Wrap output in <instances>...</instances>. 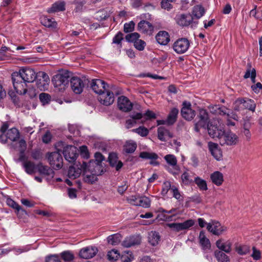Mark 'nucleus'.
<instances>
[{"instance_id":"obj_1","label":"nucleus","mask_w":262,"mask_h":262,"mask_svg":"<svg viewBox=\"0 0 262 262\" xmlns=\"http://www.w3.org/2000/svg\"><path fill=\"white\" fill-rule=\"evenodd\" d=\"M209 123L210 119L207 111L204 108L200 109L195 120L194 130L198 133L200 132L201 128L205 129Z\"/></svg>"},{"instance_id":"obj_2","label":"nucleus","mask_w":262,"mask_h":262,"mask_svg":"<svg viewBox=\"0 0 262 262\" xmlns=\"http://www.w3.org/2000/svg\"><path fill=\"white\" fill-rule=\"evenodd\" d=\"M70 80V76L68 72H63L54 75L52 79L54 86L59 91H63Z\"/></svg>"},{"instance_id":"obj_3","label":"nucleus","mask_w":262,"mask_h":262,"mask_svg":"<svg viewBox=\"0 0 262 262\" xmlns=\"http://www.w3.org/2000/svg\"><path fill=\"white\" fill-rule=\"evenodd\" d=\"M175 20L177 24L181 27L190 26L192 28H195L198 24V21L194 20L193 16L189 13L177 14Z\"/></svg>"},{"instance_id":"obj_4","label":"nucleus","mask_w":262,"mask_h":262,"mask_svg":"<svg viewBox=\"0 0 262 262\" xmlns=\"http://www.w3.org/2000/svg\"><path fill=\"white\" fill-rule=\"evenodd\" d=\"M17 75V72H13L11 75L14 89L18 94H25L27 91V82L21 80L20 76Z\"/></svg>"},{"instance_id":"obj_5","label":"nucleus","mask_w":262,"mask_h":262,"mask_svg":"<svg viewBox=\"0 0 262 262\" xmlns=\"http://www.w3.org/2000/svg\"><path fill=\"white\" fill-rule=\"evenodd\" d=\"M220 143L222 145H235L238 142V137L234 133L223 130L219 138Z\"/></svg>"},{"instance_id":"obj_6","label":"nucleus","mask_w":262,"mask_h":262,"mask_svg":"<svg viewBox=\"0 0 262 262\" xmlns=\"http://www.w3.org/2000/svg\"><path fill=\"white\" fill-rule=\"evenodd\" d=\"M100 166L97 164L94 169L87 171L86 168L83 170V181L88 183H93L97 180V176L101 174L102 170Z\"/></svg>"},{"instance_id":"obj_7","label":"nucleus","mask_w":262,"mask_h":262,"mask_svg":"<svg viewBox=\"0 0 262 262\" xmlns=\"http://www.w3.org/2000/svg\"><path fill=\"white\" fill-rule=\"evenodd\" d=\"M20 136L19 130L15 127L11 128L8 129L6 134H1L0 135V142L2 144H6L8 140L12 142L16 141Z\"/></svg>"},{"instance_id":"obj_8","label":"nucleus","mask_w":262,"mask_h":262,"mask_svg":"<svg viewBox=\"0 0 262 262\" xmlns=\"http://www.w3.org/2000/svg\"><path fill=\"white\" fill-rule=\"evenodd\" d=\"M190 42L186 38H181L177 39L173 44V49L178 54H181L185 53L188 49Z\"/></svg>"},{"instance_id":"obj_9","label":"nucleus","mask_w":262,"mask_h":262,"mask_svg":"<svg viewBox=\"0 0 262 262\" xmlns=\"http://www.w3.org/2000/svg\"><path fill=\"white\" fill-rule=\"evenodd\" d=\"M17 74L21 80L27 83L33 82L37 77V74L30 68H23L17 72Z\"/></svg>"},{"instance_id":"obj_10","label":"nucleus","mask_w":262,"mask_h":262,"mask_svg":"<svg viewBox=\"0 0 262 262\" xmlns=\"http://www.w3.org/2000/svg\"><path fill=\"white\" fill-rule=\"evenodd\" d=\"M87 164L86 162H83L82 164H75L69 167L68 170V177L71 179H75L79 177L82 172L87 168Z\"/></svg>"},{"instance_id":"obj_11","label":"nucleus","mask_w":262,"mask_h":262,"mask_svg":"<svg viewBox=\"0 0 262 262\" xmlns=\"http://www.w3.org/2000/svg\"><path fill=\"white\" fill-rule=\"evenodd\" d=\"M181 109V115L182 117L187 121L192 120L195 116V112L191 108V104L190 102L184 101L182 104Z\"/></svg>"},{"instance_id":"obj_12","label":"nucleus","mask_w":262,"mask_h":262,"mask_svg":"<svg viewBox=\"0 0 262 262\" xmlns=\"http://www.w3.org/2000/svg\"><path fill=\"white\" fill-rule=\"evenodd\" d=\"M114 99V93L109 88L105 90L104 92L101 93L98 97V100L100 102L106 106H108L113 104Z\"/></svg>"},{"instance_id":"obj_13","label":"nucleus","mask_w":262,"mask_h":262,"mask_svg":"<svg viewBox=\"0 0 262 262\" xmlns=\"http://www.w3.org/2000/svg\"><path fill=\"white\" fill-rule=\"evenodd\" d=\"M207 230L215 235H220L227 231L226 227L222 225L219 222L212 221L207 226Z\"/></svg>"},{"instance_id":"obj_14","label":"nucleus","mask_w":262,"mask_h":262,"mask_svg":"<svg viewBox=\"0 0 262 262\" xmlns=\"http://www.w3.org/2000/svg\"><path fill=\"white\" fill-rule=\"evenodd\" d=\"M50 164L54 168L60 169L62 166V157L58 152H53L50 154L48 157Z\"/></svg>"},{"instance_id":"obj_15","label":"nucleus","mask_w":262,"mask_h":262,"mask_svg":"<svg viewBox=\"0 0 262 262\" xmlns=\"http://www.w3.org/2000/svg\"><path fill=\"white\" fill-rule=\"evenodd\" d=\"M194 220L190 219L183 223L168 224L167 226L173 231L179 232L189 228L194 225Z\"/></svg>"},{"instance_id":"obj_16","label":"nucleus","mask_w":262,"mask_h":262,"mask_svg":"<svg viewBox=\"0 0 262 262\" xmlns=\"http://www.w3.org/2000/svg\"><path fill=\"white\" fill-rule=\"evenodd\" d=\"M91 87L93 91L99 95L104 92L105 90L108 88L109 86L105 82L101 79H93L91 83Z\"/></svg>"},{"instance_id":"obj_17","label":"nucleus","mask_w":262,"mask_h":262,"mask_svg":"<svg viewBox=\"0 0 262 262\" xmlns=\"http://www.w3.org/2000/svg\"><path fill=\"white\" fill-rule=\"evenodd\" d=\"M63 154L67 161L73 162L77 157V149L74 146L68 145L64 148Z\"/></svg>"},{"instance_id":"obj_18","label":"nucleus","mask_w":262,"mask_h":262,"mask_svg":"<svg viewBox=\"0 0 262 262\" xmlns=\"http://www.w3.org/2000/svg\"><path fill=\"white\" fill-rule=\"evenodd\" d=\"M37 84L38 88L40 90H44L47 88L50 82V78L45 72L40 71L37 73Z\"/></svg>"},{"instance_id":"obj_19","label":"nucleus","mask_w":262,"mask_h":262,"mask_svg":"<svg viewBox=\"0 0 262 262\" xmlns=\"http://www.w3.org/2000/svg\"><path fill=\"white\" fill-rule=\"evenodd\" d=\"M118 106L122 112H128L132 110L133 103L127 97L122 96L118 99Z\"/></svg>"},{"instance_id":"obj_20","label":"nucleus","mask_w":262,"mask_h":262,"mask_svg":"<svg viewBox=\"0 0 262 262\" xmlns=\"http://www.w3.org/2000/svg\"><path fill=\"white\" fill-rule=\"evenodd\" d=\"M70 81L73 91L77 94L81 93L84 85L83 80L79 77H73L71 79Z\"/></svg>"},{"instance_id":"obj_21","label":"nucleus","mask_w":262,"mask_h":262,"mask_svg":"<svg viewBox=\"0 0 262 262\" xmlns=\"http://www.w3.org/2000/svg\"><path fill=\"white\" fill-rule=\"evenodd\" d=\"M98 252V249L95 246H88L81 249L79 255L84 259H89L93 257Z\"/></svg>"},{"instance_id":"obj_22","label":"nucleus","mask_w":262,"mask_h":262,"mask_svg":"<svg viewBox=\"0 0 262 262\" xmlns=\"http://www.w3.org/2000/svg\"><path fill=\"white\" fill-rule=\"evenodd\" d=\"M217 248L225 253H229L231 251L232 243L230 240L220 238L215 243Z\"/></svg>"},{"instance_id":"obj_23","label":"nucleus","mask_w":262,"mask_h":262,"mask_svg":"<svg viewBox=\"0 0 262 262\" xmlns=\"http://www.w3.org/2000/svg\"><path fill=\"white\" fill-rule=\"evenodd\" d=\"M199 239L201 249L206 252L211 251V244L209 239L205 236L204 231H201L200 232Z\"/></svg>"},{"instance_id":"obj_24","label":"nucleus","mask_w":262,"mask_h":262,"mask_svg":"<svg viewBox=\"0 0 262 262\" xmlns=\"http://www.w3.org/2000/svg\"><path fill=\"white\" fill-rule=\"evenodd\" d=\"M208 144L209 150L212 156L216 160H220L222 157V154L218 144L212 142H208Z\"/></svg>"},{"instance_id":"obj_25","label":"nucleus","mask_w":262,"mask_h":262,"mask_svg":"<svg viewBox=\"0 0 262 262\" xmlns=\"http://www.w3.org/2000/svg\"><path fill=\"white\" fill-rule=\"evenodd\" d=\"M237 104H242V107L243 108L248 109L250 111L254 112L256 104L254 101L250 99L239 98L236 100Z\"/></svg>"},{"instance_id":"obj_26","label":"nucleus","mask_w":262,"mask_h":262,"mask_svg":"<svg viewBox=\"0 0 262 262\" xmlns=\"http://www.w3.org/2000/svg\"><path fill=\"white\" fill-rule=\"evenodd\" d=\"M173 137L172 134L164 127L160 126L158 129V138L162 141H165Z\"/></svg>"},{"instance_id":"obj_27","label":"nucleus","mask_w":262,"mask_h":262,"mask_svg":"<svg viewBox=\"0 0 262 262\" xmlns=\"http://www.w3.org/2000/svg\"><path fill=\"white\" fill-rule=\"evenodd\" d=\"M141 238L139 236H132L125 238L122 243V245L126 248L140 244Z\"/></svg>"},{"instance_id":"obj_28","label":"nucleus","mask_w":262,"mask_h":262,"mask_svg":"<svg viewBox=\"0 0 262 262\" xmlns=\"http://www.w3.org/2000/svg\"><path fill=\"white\" fill-rule=\"evenodd\" d=\"M138 30L142 33L150 34L153 30L152 25L146 20L140 21L138 25Z\"/></svg>"},{"instance_id":"obj_29","label":"nucleus","mask_w":262,"mask_h":262,"mask_svg":"<svg viewBox=\"0 0 262 262\" xmlns=\"http://www.w3.org/2000/svg\"><path fill=\"white\" fill-rule=\"evenodd\" d=\"M208 134L212 138H217L219 139L221 132L223 130L221 129H219L217 126L215 125H213L211 123H209L206 126Z\"/></svg>"},{"instance_id":"obj_30","label":"nucleus","mask_w":262,"mask_h":262,"mask_svg":"<svg viewBox=\"0 0 262 262\" xmlns=\"http://www.w3.org/2000/svg\"><path fill=\"white\" fill-rule=\"evenodd\" d=\"M37 169L39 173L52 178L54 177V171L47 166L43 165L42 163L37 164Z\"/></svg>"},{"instance_id":"obj_31","label":"nucleus","mask_w":262,"mask_h":262,"mask_svg":"<svg viewBox=\"0 0 262 262\" xmlns=\"http://www.w3.org/2000/svg\"><path fill=\"white\" fill-rule=\"evenodd\" d=\"M156 38L157 42L162 45H167L170 40L168 33L164 31L159 32L156 36Z\"/></svg>"},{"instance_id":"obj_32","label":"nucleus","mask_w":262,"mask_h":262,"mask_svg":"<svg viewBox=\"0 0 262 262\" xmlns=\"http://www.w3.org/2000/svg\"><path fill=\"white\" fill-rule=\"evenodd\" d=\"M212 182L216 186H221L224 182V177L222 173L219 171L213 172L210 175Z\"/></svg>"},{"instance_id":"obj_33","label":"nucleus","mask_w":262,"mask_h":262,"mask_svg":"<svg viewBox=\"0 0 262 262\" xmlns=\"http://www.w3.org/2000/svg\"><path fill=\"white\" fill-rule=\"evenodd\" d=\"M108 161L112 167H115L117 170H119L123 166L122 162L118 161L117 155L115 153H111L109 155Z\"/></svg>"},{"instance_id":"obj_34","label":"nucleus","mask_w":262,"mask_h":262,"mask_svg":"<svg viewBox=\"0 0 262 262\" xmlns=\"http://www.w3.org/2000/svg\"><path fill=\"white\" fill-rule=\"evenodd\" d=\"M209 109L211 113L215 115H225L228 108L224 106L219 105H210Z\"/></svg>"},{"instance_id":"obj_35","label":"nucleus","mask_w":262,"mask_h":262,"mask_svg":"<svg viewBox=\"0 0 262 262\" xmlns=\"http://www.w3.org/2000/svg\"><path fill=\"white\" fill-rule=\"evenodd\" d=\"M194 175V173L193 172L186 169L181 176V180L183 183L188 185L193 182V178Z\"/></svg>"},{"instance_id":"obj_36","label":"nucleus","mask_w":262,"mask_h":262,"mask_svg":"<svg viewBox=\"0 0 262 262\" xmlns=\"http://www.w3.org/2000/svg\"><path fill=\"white\" fill-rule=\"evenodd\" d=\"M65 2H57L53 4L52 7L48 9V13H54L59 11H63L65 10Z\"/></svg>"},{"instance_id":"obj_37","label":"nucleus","mask_w":262,"mask_h":262,"mask_svg":"<svg viewBox=\"0 0 262 262\" xmlns=\"http://www.w3.org/2000/svg\"><path fill=\"white\" fill-rule=\"evenodd\" d=\"M179 113V110L177 108H173L169 112L166 119V123L168 125H172L177 120Z\"/></svg>"},{"instance_id":"obj_38","label":"nucleus","mask_w":262,"mask_h":262,"mask_svg":"<svg viewBox=\"0 0 262 262\" xmlns=\"http://www.w3.org/2000/svg\"><path fill=\"white\" fill-rule=\"evenodd\" d=\"M40 22L42 25L48 28H56L57 23L53 18H50L47 16H42L40 18Z\"/></svg>"},{"instance_id":"obj_39","label":"nucleus","mask_w":262,"mask_h":262,"mask_svg":"<svg viewBox=\"0 0 262 262\" xmlns=\"http://www.w3.org/2000/svg\"><path fill=\"white\" fill-rule=\"evenodd\" d=\"M148 239L149 243L152 246H156L160 241V236L158 232L151 231L148 233Z\"/></svg>"},{"instance_id":"obj_40","label":"nucleus","mask_w":262,"mask_h":262,"mask_svg":"<svg viewBox=\"0 0 262 262\" xmlns=\"http://www.w3.org/2000/svg\"><path fill=\"white\" fill-rule=\"evenodd\" d=\"M205 13V10L204 7L199 5L193 7L191 15L193 16V17H194L196 19H199L204 15Z\"/></svg>"},{"instance_id":"obj_41","label":"nucleus","mask_w":262,"mask_h":262,"mask_svg":"<svg viewBox=\"0 0 262 262\" xmlns=\"http://www.w3.org/2000/svg\"><path fill=\"white\" fill-rule=\"evenodd\" d=\"M6 203L9 206L15 209V212L17 213L18 215L19 212H21L23 214L26 213L25 210L22 209L20 206H19L17 203H16L11 198H9L7 199Z\"/></svg>"},{"instance_id":"obj_42","label":"nucleus","mask_w":262,"mask_h":262,"mask_svg":"<svg viewBox=\"0 0 262 262\" xmlns=\"http://www.w3.org/2000/svg\"><path fill=\"white\" fill-rule=\"evenodd\" d=\"M244 77L245 79L250 77L252 82L253 83L255 82L256 70L254 68H251V64L250 63H248L247 64V69Z\"/></svg>"},{"instance_id":"obj_43","label":"nucleus","mask_w":262,"mask_h":262,"mask_svg":"<svg viewBox=\"0 0 262 262\" xmlns=\"http://www.w3.org/2000/svg\"><path fill=\"white\" fill-rule=\"evenodd\" d=\"M22 166L26 172L29 174H32L35 172V165L34 162L30 161H24Z\"/></svg>"},{"instance_id":"obj_44","label":"nucleus","mask_w":262,"mask_h":262,"mask_svg":"<svg viewBox=\"0 0 262 262\" xmlns=\"http://www.w3.org/2000/svg\"><path fill=\"white\" fill-rule=\"evenodd\" d=\"M164 159L167 164L173 167L175 170H179V167L177 165V159L175 156L170 154L167 155L164 157Z\"/></svg>"},{"instance_id":"obj_45","label":"nucleus","mask_w":262,"mask_h":262,"mask_svg":"<svg viewBox=\"0 0 262 262\" xmlns=\"http://www.w3.org/2000/svg\"><path fill=\"white\" fill-rule=\"evenodd\" d=\"M122 236L120 234L116 233L110 235L107 238V241L108 244L112 245H118L121 241Z\"/></svg>"},{"instance_id":"obj_46","label":"nucleus","mask_w":262,"mask_h":262,"mask_svg":"<svg viewBox=\"0 0 262 262\" xmlns=\"http://www.w3.org/2000/svg\"><path fill=\"white\" fill-rule=\"evenodd\" d=\"M137 148V144L134 141H126L124 145V150L127 153H133Z\"/></svg>"},{"instance_id":"obj_47","label":"nucleus","mask_w":262,"mask_h":262,"mask_svg":"<svg viewBox=\"0 0 262 262\" xmlns=\"http://www.w3.org/2000/svg\"><path fill=\"white\" fill-rule=\"evenodd\" d=\"M214 255L218 262H230L228 256L223 251L216 250L214 252Z\"/></svg>"},{"instance_id":"obj_48","label":"nucleus","mask_w":262,"mask_h":262,"mask_svg":"<svg viewBox=\"0 0 262 262\" xmlns=\"http://www.w3.org/2000/svg\"><path fill=\"white\" fill-rule=\"evenodd\" d=\"M194 182L201 190H207L208 189L206 181L199 177H196L194 179Z\"/></svg>"},{"instance_id":"obj_49","label":"nucleus","mask_w":262,"mask_h":262,"mask_svg":"<svg viewBox=\"0 0 262 262\" xmlns=\"http://www.w3.org/2000/svg\"><path fill=\"white\" fill-rule=\"evenodd\" d=\"M150 205L149 199L145 196H139L138 206L143 208H148Z\"/></svg>"},{"instance_id":"obj_50","label":"nucleus","mask_w":262,"mask_h":262,"mask_svg":"<svg viewBox=\"0 0 262 262\" xmlns=\"http://www.w3.org/2000/svg\"><path fill=\"white\" fill-rule=\"evenodd\" d=\"M123 34L121 32H119L114 37L113 39V43L116 44L118 45V47L119 49L122 47L121 42L123 39Z\"/></svg>"},{"instance_id":"obj_51","label":"nucleus","mask_w":262,"mask_h":262,"mask_svg":"<svg viewBox=\"0 0 262 262\" xmlns=\"http://www.w3.org/2000/svg\"><path fill=\"white\" fill-rule=\"evenodd\" d=\"M139 157L142 159L156 160L158 158V155L154 152L143 151L140 154Z\"/></svg>"},{"instance_id":"obj_52","label":"nucleus","mask_w":262,"mask_h":262,"mask_svg":"<svg viewBox=\"0 0 262 262\" xmlns=\"http://www.w3.org/2000/svg\"><path fill=\"white\" fill-rule=\"evenodd\" d=\"M161 212L171 214L172 215L169 216L164 215L166 221H171L173 220V217L177 214L178 210L176 208H172L169 211L166 210L164 209H161Z\"/></svg>"},{"instance_id":"obj_53","label":"nucleus","mask_w":262,"mask_h":262,"mask_svg":"<svg viewBox=\"0 0 262 262\" xmlns=\"http://www.w3.org/2000/svg\"><path fill=\"white\" fill-rule=\"evenodd\" d=\"M132 131L138 134L142 137H146L149 133L148 129L144 126H140L137 128L133 129Z\"/></svg>"},{"instance_id":"obj_54","label":"nucleus","mask_w":262,"mask_h":262,"mask_svg":"<svg viewBox=\"0 0 262 262\" xmlns=\"http://www.w3.org/2000/svg\"><path fill=\"white\" fill-rule=\"evenodd\" d=\"M133 259L132 253L129 251H124L121 257L122 262H131Z\"/></svg>"},{"instance_id":"obj_55","label":"nucleus","mask_w":262,"mask_h":262,"mask_svg":"<svg viewBox=\"0 0 262 262\" xmlns=\"http://www.w3.org/2000/svg\"><path fill=\"white\" fill-rule=\"evenodd\" d=\"M119 256L120 254L118 251L114 249L109 251L107 255L108 259L111 261H114L116 260Z\"/></svg>"},{"instance_id":"obj_56","label":"nucleus","mask_w":262,"mask_h":262,"mask_svg":"<svg viewBox=\"0 0 262 262\" xmlns=\"http://www.w3.org/2000/svg\"><path fill=\"white\" fill-rule=\"evenodd\" d=\"M86 3V2L80 0H75L73 2V4L75 5V11L76 12H81L83 10L84 5Z\"/></svg>"},{"instance_id":"obj_57","label":"nucleus","mask_w":262,"mask_h":262,"mask_svg":"<svg viewBox=\"0 0 262 262\" xmlns=\"http://www.w3.org/2000/svg\"><path fill=\"white\" fill-rule=\"evenodd\" d=\"M61 256L65 261H71L74 259V255L70 251H64L61 253Z\"/></svg>"},{"instance_id":"obj_58","label":"nucleus","mask_w":262,"mask_h":262,"mask_svg":"<svg viewBox=\"0 0 262 262\" xmlns=\"http://www.w3.org/2000/svg\"><path fill=\"white\" fill-rule=\"evenodd\" d=\"M236 251L240 255H245L250 251V248L246 245L239 246L236 248Z\"/></svg>"},{"instance_id":"obj_59","label":"nucleus","mask_w":262,"mask_h":262,"mask_svg":"<svg viewBox=\"0 0 262 262\" xmlns=\"http://www.w3.org/2000/svg\"><path fill=\"white\" fill-rule=\"evenodd\" d=\"M139 37L140 35L138 33L134 32L133 33L127 34L125 36V39L128 42H134V43L136 40H137L139 39Z\"/></svg>"},{"instance_id":"obj_60","label":"nucleus","mask_w":262,"mask_h":262,"mask_svg":"<svg viewBox=\"0 0 262 262\" xmlns=\"http://www.w3.org/2000/svg\"><path fill=\"white\" fill-rule=\"evenodd\" d=\"M171 192H172L173 197L177 200H181L182 199L181 194L176 186L174 185L172 186Z\"/></svg>"},{"instance_id":"obj_61","label":"nucleus","mask_w":262,"mask_h":262,"mask_svg":"<svg viewBox=\"0 0 262 262\" xmlns=\"http://www.w3.org/2000/svg\"><path fill=\"white\" fill-rule=\"evenodd\" d=\"M146 43L144 41L138 39L134 42L135 47L139 51H142L144 50Z\"/></svg>"},{"instance_id":"obj_62","label":"nucleus","mask_w":262,"mask_h":262,"mask_svg":"<svg viewBox=\"0 0 262 262\" xmlns=\"http://www.w3.org/2000/svg\"><path fill=\"white\" fill-rule=\"evenodd\" d=\"M135 25L133 21H130L128 23H125L124 25V31L126 33L133 31L134 29Z\"/></svg>"},{"instance_id":"obj_63","label":"nucleus","mask_w":262,"mask_h":262,"mask_svg":"<svg viewBox=\"0 0 262 262\" xmlns=\"http://www.w3.org/2000/svg\"><path fill=\"white\" fill-rule=\"evenodd\" d=\"M39 99L42 103L46 104L50 101L51 96L48 94L42 93L39 95Z\"/></svg>"},{"instance_id":"obj_64","label":"nucleus","mask_w":262,"mask_h":262,"mask_svg":"<svg viewBox=\"0 0 262 262\" xmlns=\"http://www.w3.org/2000/svg\"><path fill=\"white\" fill-rule=\"evenodd\" d=\"M46 262H61L58 255L56 254L51 255L46 257Z\"/></svg>"}]
</instances>
